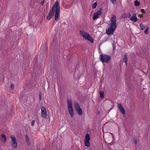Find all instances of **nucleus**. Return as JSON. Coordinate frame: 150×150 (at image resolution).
Returning <instances> with one entry per match:
<instances>
[{
    "mask_svg": "<svg viewBox=\"0 0 150 150\" xmlns=\"http://www.w3.org/2000/svg\"><path fill=\"white\" fill-rule=\"evenodd\" d=\"M2 140L4 141V142H6V138L5 135L4 134H2L1 135Z\"/></svg>",
    "mask_w": 150,
    "mask_h": 150,
    "instance_id": "nucleus-16",
    "label": "nucleus"
},
{
    "mask_svg": "<svg viewBox=\"0 0 150 150\" xmlns=\"http://www.w3.org/2000/svg\"><path fill=\"white\" fill-rule=\"evenodd\" d=\"M42 150H45V149H43Z\"/></svg>",
    "mask_w": 150,
    "mask_h": 150,
    "instance_id": "nucleus-31",
    "label": "nucleus"
},
{
    "mask_svg": "<svg viewBox=\"0 0 150 150\" xmlns=\"http://www.w3.org/2000/svg\"><path fill=\"white\" fill-rule=\"evenodd\" d=\"M130 16L131 15L129 13H125L122 15V17L124 18H129Z\"/></svg>",
    "mask_w": 150,
    "mask_h": 150,
    "instance_id": "nucleus-14",
    "label": "nucleus"
},
{
    "mask_svg": "<svg viewBox=\"0 0 150 150\" xmlns=\"http://www.w3.org/2000/svg\"><path fill=\"white\" fill-rule=\"evenodd\" d=\"M99 112H98V114H99Z\"/></svg>",
    "mask_w": 150,
    "mask_h": 150,
    "instance_id": "nucleus-33",
    "label": "nucleus"
},
{
    "mask_svg": "<svg viewBox=\"0 0 150 150\" xmlns=\"http://www.w3.org/2000/svg\"><path fill=\"white\" fill-rule=\"evenodd\" d=\"M148 30H149V28L148 27L146 28V29L144 30V33L146 34H148Z\"/></svg>",
    "mask_w": 150,
    "mask_h": 150,
    "instance_id": "nucleus-21",
    "label": "nucleus"
},
{
    "mask_svg": "<svg viewBox=\"0 0 150 150\" xmlns=\"http://www.w3.org/2000/svg\"><path fill=\"white\" fill-rule=\"evenodd\" d=\"M102 8H100L98 11L93 14V19L94 20L96 19L99 17L102 13Z\"/></svg>",
    "mask_w": 150,
    "mask_h": 150,
    "instance_id": "nucleus-7",
    "label": "nucleus"
},
{
    "mask_svg": "<svg viewBox=\"0 0 150 150\" xmlns=\"http://www.w3.org/2000/svg\"><path fill=\"white\" fill-rule=\"evenodd\" d=\"M45 0H42V1L41 2V4L42 5H43L45 2Z\"/></svg>",
    "mask_w": 150,
    "mask_h": 150,
    "instance_id": "nucleus-27",
    "label": "nucleus"
},
{
    "mask_svg": "<svg viewBox=\"0 0 150 150\" xmlns=\"http://www.w3.org/2000/svg\"><path fill=\"white\" fill-rule=\"evenodd\" d=\"M79 33L81 36L86 40H88L91 43L93 42V40L91 36L87 32L83 30H80Z\"/></svg>",
    "mask_w": 150,
    "mask_h": 150,
    "instance_id": "nucleus-3",
    "label": "nucleus"
},
{
    "mask_svg": "<svg viewBox=\"0 0 150 150\" xmlns=\"http://www.w3.org/2000/svg\"><path fill=\"white\" fill-rule=\"evenodd\" d=\"M11 88V90H13L14 88V85L13 83H11L10 85Z\"/></svg>",
    "mask_w": 150,
    "mask_h": 150,
    "instance_id": "nucleus-23",
    "label": "nucleus"
},
{
    "mask_svg": "<svg viewBox=\"0 0 150 150\" xmlns=\"http://www.w3.org/2000/svg\"><path fill=\"white\" fill-rule=\"evenodd\" d=\"M140 26L141 29L142 30H143L145 27L144 24L142 23H140Z\"/></svg>",
    "mask_w": 150,
    "mask_h": 150,
    "instance_id": "nucleus-20",
    "label": "nucleus"
},
{
    "mask_svg": "<svg viewBox=\"0 0 150 150\" xmlns=\"http://www.w3.org/2000/svg\"><path fill=\"white\" fill-rule=\"evenodd\" d=\"M133 142L135 144H136L137 143V140L136 138H134L133 139Z\"/></svg>",
    "mask_w": 150,
    "mask_h": 150,
    "instance_id": "nucleus-24",
    "label": "nucleus"
},
{
    "mask_svg": "<svg viewBox=\"0 0 150 150\" xmlns=\"http://www.w3.org/2000/svg\"><path fill=\"white\" fill-rule=\"evenodd\" d=\"M112 3H114L116 1V0H110Z\"/></svg>",
    "mask_w": 150,
    "mask_h": 150,
    "instance_id": "nucleus-28",
    "label": "nucleus"
},
{
    "mask_svg": "<svg viewBox=\"0 0 150 150\" xmlns=\"http://www.w3.org/2000/svg\"><path fill=\"white\" fill-rule=\"evenodd\" d=\"M41 117L43 118H46L47 116V112L44 106H42L41 108Z\"/></svg>",
    "mask_w": 150,
    "mask_h": 150,
    "instance_id": "nucleus-10",
    "label": "nucleus"
},
{
    "mask_svg": "<svg viewBox=\"0 0 150 150\" xmlns=\"http://www.w3.org/2000/svg\"><path fill=\"white\" fill-rule=\"evenodd\" d=\"M39 98L40 100H41L42 99V96L41 93H39Z\"/></svg>",
    "mask_w": 150,
    "mask_h": 150,
    "instance_id": "nucleus-26",
    "label": "nucleus"
},
{
    "mask_svg": "<svg viewBox=\"0 0 150 150\" xmlns=\"http://www.w3.org/2000/svg\"><path fill=\"white\" fill-rule=\"evenodd\" d=\"M141 11L142 12H143V11H144V10L143 9H141Z\"/></svg>",
    "mask_w": 150,
    "mask_h": 150,
    "instance_id": "nucleus-29",
    "label": "nucleus"
},
{
    "mask_svg": "<svg viewBox=\"0 0 150 150\" xmlns=\"http://www.w3.org/2000/svg\"><path fill=\"white\" fill-rule=\"evenodd\" d=\"M103 137H104V134L103 135Z\"/></svg>",
    "mask_w": 150,
    "mask_h": 150,
    "instance_id": "nucleus-34",
    "label": "nucleus"
},
{
    "mask_svg": "<svg viewBox=\"0 0 150 150\" xmlns=\"http://www.w3.org/2000/svg\"><path fill=\"white\" fill-rule=\"evenodd\" d=\"M100 97L103 98L104 97V92L103 91H100L99 92Z\"/></svg>",
    "mask_w": 150,
    "mask_h": 150,
    "instance_id": "nucleus-17",
    "label": "nucleus"
},
{
    "mask_svg": "<svg viewBox=\"0 0 150 150\" xmlns=\"http://www.w3.org/2000/svg\"><path fill=\"white\" fill-rule=\"evenodd\" d=\"M90 140V137L89 135L88 134H86L85 139L84 140V144L86 146L89 147L90 146V142L89 140Z\"/></svg>",
    "mask_w": 150,
    "mask_h": 150,
    "instance_id": "nucleus-9",
    "label": "nucleus"
},
{
    "mask_svg": "<svg viewBox=\"0 0 150 150\" xmlns=\"http://www.w3.org/2000/svg\"><path fill=\"white\" fill-rule=\"evenodd\" d=\"M130 20L133 21L134 22H136L137 19L136 17V15L135 13L133 14L132 17L130 18Z\"/></svg>",
    "mask_w": 150,
    "mask_h": 150,
    "instance_id": "nucleus-12",
    "label": "nucleus"
},
{
    "mask_svg": "<svg viewBox=\"0 0 150 150\" xmlns=\"http://www.w3.org/2000/svg\"><path fill=\"white\" fill-rule=\"evenodd\" d=\"M59 11L60 7L59 1L58 0H56L52 9L50 11L49 13L46 17L47 19V20H50L53 16L55 12V20L58 21L59 19Z\"/></svg>",
    "mask_w": 150,
    "mask_h": 150,
    "instance_id": "nucleus-1",
    "label": "nucleus"
},
{
    "mask_svg": "<svg viewBox=\"0 0 150 150\" xmlns=\"http://www.w3.org/2000/svg\"><path fill=\"white\" fill-rule=\"evenodd\" d=\"M0 80L1 81L2 80L3 81L4 80V77L1 74L0 75Z\"/></svg>",
    "mask_w": 150,
    "mask_h": 150,
    "instance_id": "nucleus-22",
    "label": "nucleus"
},
{
    "mask_svg": "<svg viewBox=\"0 0 150 150\" xmlns=\"http://www.w3.org/2000/svg\"><path fill=\"white\" fill-rule=\"evenodd\" d=\"M110 134L111 136H113V135H112V134Z\"/></svg>",
    "mask_w": 150,
    "mask_h": 150,
    "instance_id": "nucleus-30",
    "label": "nucleus"
},
{
    "mask_svg": "<svg viewBox=\"0 0 150 150\" xmlns=\"http://www.w3.org/2000/svg\"><path fill=\"white\" fill-rule=\"evenodd\" d=\"M134 5L136 6H138L140 5V3L138 1L136 0L134 1Z\"/></svg>",
    "mask_w": 150,
    "mask_h": 150,
    "instance_id": "nucleus-18",
    "label": "nucleus"
},
{
    "mask_svg": "<svg viewBox=\"0 0 150 150\" xmlns=\"http://www.w3.org/2000/svg\"><path fill=\"white\" fill-rule=\"evenodd\" d=\"M117 106L122 113L123 115H125V110L122 104L121 103H117Z\"/></svg>",
    "mask_w": 150,
    "mask_h": 150,
    "instance_id": "nucleus-11",
    "label": "nucleus"
},
{
    "mask_svg": "<svg viewBox=\"0 0 150 150\" xmlns=\"http://www.w3.org/2000/svg\"><path fill=\"white\" fill-rule=\"evenodd\" d=\"M35 120H33L32 121V122H31V125L32 126H33L34 125V123H35Z\"/></svg>",
    "mask_w": 150,
    "mask_h": 150,
    "instance_id": "nucleus-25",
    "label": "nucleus"
},
{
    "mask_svg": "<svg viewBox=\"0 0 150 150\" xmlns=\"http://www.w3.org/2000/svg\"><path fill=\"white\" fill-rule=\"evenodd\" d=\"M25 139L27 143V144L28 146H29L30 145V139L27 135H26L25 136Z\"/></svg>",
    "mask_w": 150,
    "mask_h": 150,
    "instance_id": "nucleus-13",
    "label": "nucleus"
},
{
    "mask_svg": "<svg viewBox=\"0 0 150 150\" xmlns=\"http://www.w3.org/2000/svg\"><path fill=\"white\" fill-rule=\"evenodd\" d=\"M99 58L100 61L103 63H108L109 62L111 59L110 56L105 54L100 55Z\"/></svg>",
    "mask_w": 150,
    "mask_h": 150,
    "instance_id": "nucleus-4",
    "label": "nucleus"
},
{
    "mask_svg": "<svg viewBox=\"0 0 150 150\" xmlns=\"http://www.w3.org/2000/svg\"><path fill=\"white\" fill-rule=\"evenodd\" d=\"M67 103L69 113L71 117H72L74 115V112L71 100H68Z\"/></svg>",
    "mask_w": 150,
    "mask_h": 150,
    "instance_id": "nucleus-5",
    "label": "nucleus"
},
{
    "mask_svg": "<svg viewBox=\"0 0 150 150\" xmlns=\"http://www.w3.org/2000/svg\"><path fill=\"white\" fill-rule=\"evenodd\" d=\"M99 112H98V114H99Z\"/></svg>",
    "mask_w": 150,
    "mask_h": 150,
    "instance_id": "nucleus-32",
    "label": "nucleus"
},
{
    "mask_svg": "<svg viewBox=\"0 0 150 150\" xmlns=\"http://www.w3.org/2000/svg\"><path fill=\"white\" fill-rule=\"evenodd\" d=\"M74 106L77 113L79 115H82V111L79 105L77 102H75L74 103Z\"/></svg>",
    "mask_w": 150,
    "mask_h": 150,
    "instance_id": "nucleus-8",
    "label": "nucleus"
},
{
    "mask_svg": "<svg viewBox=\"0 0 150 150\" xmlns=\"http://www.w3.org/2000/svg\"><path fill=\"white\" fill-rule=\"evenodd\" d=\"M123 61L125 63V64L127 65V56L126 54H125L124 56Z\"/></svg>",
    "mask_w": 150,
    "mask_h": 150,
    "instance_id": "nucleus-15",
    "label": "nucleus"
},
{
    "mask_svg": "<svg viewBox=\"0 0 150 150\" xmlns=\"http://www.w3.org/2000/svg\"><path fill=\"white\" fill-rule=\"evenodd\" d=\"M11 139V145L12 147L13 148H16L17 146V143L15 137L13 135H11L10 136Z\"/></svg>",
    "mask_w": 150,
    "mask_h": 150,
    "instance_id": "nucleus-6",
    "label": "nucleus"
},
{
    "mask_svg": "<svg viewBox=\"0 0 150 150\" xmlns=\"http://www.w3.org/2000/svg\"><path fill=\"white\" fill-rule=\"evenodd\" d=\"M116 21V16L113 15L110 19V23L108 24V27L106 30L107 34L110 35L113 34L117 27Z\"/></svg>",
    "mask_w": 150,
    "mask_h": 150,
    "instance_id": "nucleus-2",
    "label": "nucleus"
},
{
    "mask_svg": "<svg viewBox=\"0 0 150 150\" xmlns=\"http://www.w3.org/2000/svg\"><path fill=\"white\" fill-rule=\"evenodd\" d=\"M97 2L94 3L93 5L92 8L93 9L95 8H96L97 6Z\"/></svg>",
    "mask_w": 150,
    "mask_h": 150,
    "instance_id": "nucleus-19",
    "label": "nucleus"
}]
</instances>
